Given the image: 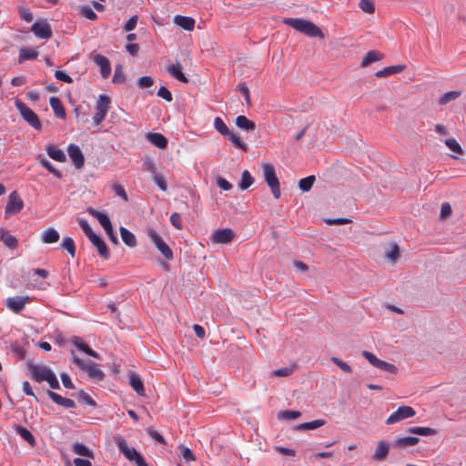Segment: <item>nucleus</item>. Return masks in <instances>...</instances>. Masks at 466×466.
Listing matches in <instances>:
<instances>
[{
  "label": "nucleus",
  "mask_w": 466,
  "mask_h": 466,
  "mask_svg": "<svg viewBox=\"0 0 466 466\" xmlns=\"http://www.w3.org/2000/svg\"><path fill=\"white\" fill-rule=\"evenodd\" d=\"M282 22L286 25L292 27L299 33L305 34L309 37H324L321 29L310 21L302 18L285 17Z\"/></svg>",
  "instance_id": "nucleus-1"
},
{
  "label": "nucleus",
  "mask_w": 466,
  "mask_h": 466,
  "mask_svg": "<svg viewBox=\"0 0 466 466\" xmlns=\"http://www.w3.org/2000/svg\"><path fill=\"white\" fill-rule=\"evenodd\" d=\"M114 441L119 451L129 461L135 462L137 466H148L143 456L135 448L129 447L123 436L116 435Z\"/></svg>",
  "instance_id": "nucleus-2"
},
{
  "label": "nucleus",
  "mask_w": 466,
  "mask_h": 466,
  "mask_svg": "<svg viewBox=\"0 0 466 466\" xmlns=\"http://www.w3.org/2000/svg\"><path fill=\"white\" fill-rule=\"evenodd\" d=\"M262 171L263 178L269 187L274 198L279 199L281 196V191L275 167L270 163H264L262 164Z\"/></svg>",
  "instance_id": "nucleus-3"
},
{
  "label": "nucleus",
  "mask_w": 466,
  "mask_h": 466,
  "mask_svg": "<svg viewBox=\"0 0 466 466\" xmlns=\"http://www.w3.org/2000/svg\"><path fill=\"white\" fill-rule=\"evenodd\" d=\"M15 106L16 109L19 111L21 116L25 121H26L32 127L36 130H40L42 128L41 122L36 116V114L29 108L24 102L19 99L15 101Z\"/></svg>",
  "instance_id": "nucleus-4"
},
{
  "label": "nucleus",
  "mask_w": 466,
  "mask_h": 466,
  "mask_svg": "<svg viewBox=\"0 0 466 466\" xmlns=\"http://www.w3.org/2000/svg\"><path fill=\"white\" fill-rule=\"evenodd\" d=\"M71 355L73 358L74 362L83 370H85L88 377L95 380H102L105 374L104 372L97 367L96 364L93 362L86 363L85 361L81 360L75 353L74 350H71Z\"/></svg>",
  "instance_id": "nucleus-5"
},
{
  "label": "nucleus",
  "mask_w": 466,
  "mask_h": 466,
  "mask_svg": "<svg viewBox=\"0 0 466 466\" xmlns=\"http://www.w3.org/2000/svg\"><path fill=\"white\" fill-rule=\"evenodd\" d=\"M147 235L166 259L170 260L173 258V252L171 248L165 243V241L154 228H147Z\"/></svg>",
  "instance_id": "nucleus-6"
},
{
  "label": "nucleus",
  "mask_w": 466,
  "mask_h": 466,
  "mask_svg": "<svg viewBox=\"0 0 466 466\" xmlns=\"http://www.w3.org/2000/svg\"><path fill=\"white\" fill-rule=\"evenodd\" d=\"M110 98L106 95H100L96 103V114L93 116L95 126H99L105 119L110 106Z\"/></svg>",
  "instance_id": "nucleus-7"
},
{
  "label": "nucleus",
  "mask_w": 466,
  "mask_h": 466,
  "mask_svg": "<svg viewBox=\"0 0 466 466\" xmlns=\"http://www.w3.org/2000/svg\"><path fill=\"white\" fill-rule=\"evenodd\" d=\"M24 208V202L22 198L18 196L16 191H13L8 196V201L5 206V215L6 218L12 215H15L19 213Z\"/></svg>",
  "instance_id": "nucleus-8"
},
{
  "label": "nucleus",
  "mask_w": 466,
  "mask_h": 466,
  "mask_svg": "<svg viewBox=\"0 0 466 466\" xmlns=\"http://www.w3.org/2000/svg\"><path fill=\"white\" fill-rule=\"evenodd\" d=\"M362 356L374 367L378 368L380 370L388 371L390 373H396L397 368L395 365L386 362L384 360H379L373 353L364 350L362 352Z\"/></svg>",
  "instance_id": "nucleus-9"
},
{
  "label": "nucleus",
  "mask_w": 466,
  "mask_h": 466,
  "mask_svg": "<svg viewBox=\"0 0 466 466\" xmlns=\"http://www.w3.org/2000/svg\"><path fill=\"white\" fill-rule=\"evenodd\" d=\"M416 411L412 407L400 406L396 411L391 413L386 420V424H393L405 419L412 418Z\"/></svg>",
  "instance_id": "nucleus-10"
},
{
  "label": "nucleus",
  "mask_w": 466,
  "mask_h": 466,
  "mask_svg": "<svg viewBox=\"0 0 466 466\" xmlns=\"http://www.w3.org/2000/svg\"><path fill=\"white\" fill-rule=\"evenodd\" d=\"M31 31L40 39H49L52 37L51 25L46 19L35 22L31 27Z\"/></svg>",
  "instance_id": "nucleus-11"
},
{
  "label": "nucleus",
  "mask_w": 466,
  "mask_h": 466,
  "mask_svg": "<svg viewBox=\"0 0 466 466\" xmlns=\"http://www.w3.org/2000/svg\"><path fill=\"white\" fill-rule=\"evenodd\" d=\"M234 238L235 233L231 228H222L218 229L213 233L211 240L214 243L228 244L230 243Z\"/></svg>",
  "instance_id": "nucleus-12"
},
{
  "label": "nucleus",
  "mask_w": 466,
  "mask_h": 466,
  "mask_svg": "<svg viewBox=\"0 0 466 466\" xmlns=\"http://www.w3.org/2000/svg\"><path fill=\"white\" fill-rule=\"evenodd\" d=\"M32 379L37 382L46 381L54 373L48 367L41 365H33L30 368Z\"/></svg>",
  "instance_id": "nucleus-13"
},
{
  "label": "nucleus",
  "mask_w": 466,
  "mask_h": 466,
  "mask_svg": "<svg viewBox=\"0 0 466 466\" xmlns=\"http://www.w3.org/2000/svg\"><path fill=\"white\" fill-rule=\"evenodd\" d=\"M67 153L69 157L73 161L76 168L79 169L83 167L85 163V157L78 146L75 144H70L67 147Z\"/></svg>",
  "instance_id": "nucleus-14"
},
{
  "label": "nucleus",
  "mask_w": 466,
  "mask_h": 466,
  "mask_svg": "<svg viewBox=\"0 0 466 466\" xmlns=\"http://www.w3.org/2000/svg\"><path fill=\"white\" fill-rule=\"evenodd\" d=\"M28 297H10L5 299V306L15 313H19L25 306Z\"/></svg>",
  "instance_id": "nucleus-15"
},
{
  "label": "nucleus",
  "mask_w": 466,
  "mask_h": 466,
  "mask_svg": "<svg viewBox=\"0 0 466 466\" xmlns=\"http://www.w3.org/2000/svg\"><path fill=\"white\" fill-rule=\"evenodd\" d=\"M94 62L100 67V73L103 78H107L111 73V66L107 57L97 54L94 56Z\"/></svg>",
  "instance_id": "nucleus-16"
},
{
  "label": "nucleus",
  "mask_w": 466,
  "mask_h": 466,
  "mask_svg": "<svg viewBox=\"0 0 466 466\" xmlns=\"http://www.w3.org/2000/svg\"><path fill=\"white\" fill-rule=\"evenodd\" d=\"M390 451V444L386 441H380L372 455V460L376 461H383L386 460Z\"/></svg>",
  "instance_id": "nucleus-17"
},
{
  "label": "nucleus",
  "mask_w": 466,
  "mask_h": 466,
  "mask_svg": "<svg viewBox=\"0 0 466 466\" xmlns=\"http://www.w3.org/2000/svg\"><path fill=\"white\" fill-rule=\"evenodd\" d=\"M47 395L57 405L63 406L65 408H75L76 407V403L73 400L64 398L61 395H59L54 391L48 390Z\"/></svg>",
  "instance_id": "nucleus-18"
},
{
  "label": "nucleus",
  "mask_w": 466,
  "mask_h": 466,
  "mask_svg": "<svg viewBox=\"0 0 466 466\" xmlns=\"http://www.w3.org/2000/svg\"><path fill=\"white\" fill-rule=\"evenodd\" d=\"M129 379V385L132 387V389L139 395V396H145V389L143 385V381L141 378L134 373L130 372L128 374Z\"/></svg>",
  "instance_id": "nucleus-19"
},
{
  "label": "nucleus",
  "mask_w": 466,
  "mask_h": 466,
  "mask_svg": "<svg viewBox=\"0 0 466 466\" xmlns=\"http://www.w3.org/2000/svg\"><path fill=\"white\" fill-rule=\"evenodd\" d=\"M90 241L97 248L98 254L101 258L104 259H107L109 258L107 246L102 238L96 235L90 239Z\"/></svg>",
  "instance_id": "nucleus-20"
},
{
  "label": "nucleus",
  "mask_w": 466,
  "mask_h": 466,
  "mask_svg": "<svg viewBox=\"0 0 466 466\" xmlns=\"http://www.w3.org/2000/svg\"><path fill=\"white\" fill-rule=\"evenodd\" d=\"M147 139L160 149H164L167 146V139L160 133H148Z\"/></svg>",
  "instance_id": "nucleus-21"
},
{
  "label": "nucleus",
  "mask_w": 466,
  "mask_h": 466,
  "mask_svg": "<svg viewBox=\"0 0 466 466\" xmlns=\"http://www.w3.org/2000/svg\"><path fill=\"white\" fill-rule=\"evenodd\" d=\"M46 151L47 155L54 160L58 162H65L66 160L64 151L54 145H46Z\"/></svg>",
  "instance_id": "nucleus-22"
},
{
  "label": "nucleus",
  "mask_w": 466,
  "mask_h": 466,
  "mask_svg": "<svg viewBox=\"0 0 466 466\" xmlns=\"http://www.w3.org/2000/svg\"><path fill=\"white\" fill-rule=\"evenodd\" d=\"M60 235L54 228H48L41 234V240L45 244H54L59 240Z\"/></svg>",
  "instance_id": "nucleus-23"
},
{
  "label": "nucleus",
  "mask_w": 466,
  "mask_h": 466,
  "mask_svg": "<svg viewBox=\"0 0 466 466\" xmlns=\"http://www.w3.org/2000/svg\"><path fill=\"white\" fill-rule=\"evenodd\" d=\"M0 240L9 248L15 249L18 246L17 239L8 230L0 228Z\"/></svg>",
  "instance_id": "nucleus-24"
},
{
  "label": "nucleus",
  "mask_w": 466,
  "mask_h": 466,
  "mask_svg": "<svg viewBox=\"0 0 466 466\" xmlns=\"http://www.w3.org/2000/svg\"><path fill=\"white\" fill-rule=\"evenodd\" d=\"M174 23L187 31H192L195 27V20L193 18L180 15L174 17Z\"/></svg>",
  "instance_id": "nucleus-25"
},
{
  "label": "nucleus",
  "mask_w": 466,
  "mask_h": 466,
  "mask_svg": "<svg viewBox=\"0 0 466 466\" xmlns=\"http://www.w3.org/2000/svg\"><path fill=\"white\" fill-rule=\"evenodd\" d=\"M87 211L93 218H95L98 220V222L100 223V225L103 227L104 229H106L107 228H109V227L112 226L110 218H108L107 215H106L95 208H89L87 209Z\"/></svg>",
  "instance_id": "nucleus-26"
},
{
  "label": "nucleus",
  "mask_w": 466,
  "mask_h": 466,
  "mask_svg": "<svg viewBox=\"0 0 466 466\" xmlns=\"http://www.w3.org/2000/svg\"><path fill=\"white\" fill-rule=\"evenodd\" d=\"M50 106L56 117L64 119L66 117V111L60 99L56 96H52L49 99Z\"/></svg>",
  "instance_id": "nucleus-27"
},
{
  "label": "nucleus",
  "mask_w": 466,
  "mask_h": 466,
  "mask_svg": "<svg viewBox=\"0 0 466 466\" xmlns=\"http://www.w3.org/2000/svg\"><path fill=\"white\" fill-rule=\"evenodd\" d=\"M167 72L176 79L182 83H187L188 79L182 72V66L180 63L170 65L167 66Z\"/></svg>",
  "instance_id": "nucleus-28"
},
{
  "label": "nucleus",
  "mask_w": 466,
  "mask_h": 466,
  "mask_svg": "<svg viewBox=\"0 0 466 466\" xmlns=\"http://www.w3.org/2000/svg\"><path fill=\"white\" fill-rule=\"evenodd\" d=\"M419 438L417 437H411V436H408V437H400V438H397L394 442H393V446L395 448H407V447H410V446H415L419 443Z\"/></svg>",
  "instance_id": "nucleus-29"
},
{
  "label": "nucleus",
  "mask_w": 466,
  "mask_h": 466,
  "mask_svg": "<svg viewBox=\"0 0 466 466\" xmlns=\"http://www.w3.org/2000/svg\"><path fill=\"white\" fill-rule=\"evenodd\" d=\"M120 236L123 242L129 248H135L137 244L136 236L124 227L119 228Z\"/></svg>",
  "instance_id": "nucleus-30"
},
{
  "label": "nucleus",
  "mask_w": 466,
  "mask_h": 466,
  "mask_svg": "<svg viewBox=\"0 0 466 466\" xmlns=\"http://www.w3.org/2000/svg\"><path fill=\"white\" fill-rule=\"evenodd\" d=\"M73 344L81 351L85 352L86 354L99 359V355L97 352L93 350L87 344H86L80 338L75 337L73 339Z\"/></svg>",
  "instance_id": "nucleus-31"
},
{
  "label": "nucleus",
  "mask_w": 466,
  "mask_h": 466,
  "mask_svg": "<svg viewBox=\"0 0 466 466\" xmlns=\"http://www.w3.org/2000/svg\"><path fill=\"white\" fill-rule=\"evenodd\" d=\"M405 68H406L405 65L391 66H388V67H385L382 70L378 71L375 74V76L377 77H386V76H389L390 75H394V74L400 73V72L403 71Z\"/></svg>",
  "instance_id": "nucleus-32"
},
{
  "label": "nucleus",
  "mask_w": 466,
  "mask_h": 466,
  "mask_svg": "<svg viewBox=\"0 0 466 466\" xmlns=\"http://www.w3.org/2000/svg\"><path fill=\"white\" fill-rule=\"evenodd\" d=\"M72 451L75 454L87 457L89 459L95 458V453L93 451H91L89 448H87L83 443L76 442L74 444Z\"/></svg>",
  "instance_id": "nucleus-33"
},
{
  "label": "nucleus",
  "mask_w": 466,
  "mask_h": 466,
  "mask_svg": "<svg viewBox=\"0 0 466 466\" xmlns=\"http://www.w3.org/2000/svg\"><path fill=\"white\" fill-rule=\"evenodd\" d=\"M236 125L238 127L247 131H254L256 127L255 123L243 115L237 116Z\"/></svg>",
  "instance_id": "nucleus-34"
},
{
  "label": "nucleus",
  "mask_w": 466,
  "mask_h": 466,
  "mask_svg": "<svg viewBox=\"0 0 466 466\" xmlns=\"http://www.w3.org/2000/svg\"><path fill=\"white\" fill-rule=\"evenodd\" d=\"M410 433L420 436H432L438 434V431L430 427H410L407 429Z\"/></svg>",
  "instance_id": "nucleus-35"
},
{
  "label": "nucleus",
  "mask_w": 466,
  "mask_h": 466,
  "mask_svg": "<svg viewBox=\"0 0 466 466\" xmlns=\"http://www.w3.org/2000/svg\"><path fill=\"white\" fill-rule=\"evenodd\" d=\"M382 57L383 55L379 53L378 51H369L361 61V66H368L370 64L373 62L380 61V59H382Z\"/></svg>",
  "instance_id": "nucleus-36"
},
{
  "label": "nucleus",
  "mask_w": 466,
  "mask_h": 466,
  "mask_svg": "<svg viewBox=\"0 0 466 466\" xmlns=\"http://www.w3.org/2000/svg\"><path fill=\"white\" fill-rule=\"evenodd\" d=\"M461 95V90H454V91H450V92H446L445 94H443L438 103L439 105H446L448 103H450L451 101H453V100H456L457 98H459Z\"/></svg>",
  "instance_id": "nucleus-37"
},
{
  "label": "nucleus",
  "mask_w": 466,
  "mask_h": 466,
  "mask_svg": "<svg viewBox=\"0 0 466 466\" xmlns=\"http://www.w3.org/2000/svg\"><path fill=\"white\" fill-rule=\"evenodd\" d=\"M37 159H38L39 163L45 168H46L50 173H52L56 177H57V178L62 177V173L58 169H56L45 157H43L42 155H39L37 157Z\"/></svg>",
  "instance_id": "nucleus-38"
},
{
  "label": "nucleus",
  "mask_w": 466,
  "mask_h": 466,
  "mask_svg": "<svg viewBox=\"0 0 466 466\" xmlns=\"http://www.w3.org/2000/svg\"><path fill=\"white\" fill-rule=\"evenodd\" d=\"M254 183V178L248 170H244L241 174V179L238 187L241 190L248 189Z\"/></svg>",
  "instance_id": "nucleus-39"
},
{
  "label": "nucleus",
  "mask_w": 466,
  "mask_h": 466,
  "mask_svg": "<svg viewBox=\"0 0 466 466\" xmlns=\"http://www.w3.org/2000/svg\"><path fill=\"white\" fill-rule=\"evenodd\" d=\"M16 432L23 438L25 441H27L31 446L35 445V440L33 434L23 426H16Z\"/></svg>",
  "instance_id": "nucleus-40"
},
{
  "label": "nucleus",
  "mask_w": 466,
  "mask_h": 466,
  "mask_svg": "<svg viewBox=\"0 0 466 466\" xmlns=\"http://www.w3.org/2000/svg\"><path fill=\"white\" fill-rule=\"evenodd\" d=\"M37 56L38 53L35 50L28 47H24L20 50L19 61L22 62L25 60H33L35 59Z\"/></svg>",
  "instance_id": "nucleus-41"
},
{
  "label": "nucleus",
  "mask_w": 466,
  "mask_h": 466,
  "mask_svg": "<svg viewBox=\"0 0 466 466\" xmlns=\"http://www.w3.org/2000/svg\"><path fill=\"white\" fill-rule=\"evenodd\" d=\"M61 247L66 249L72 258L75 257L76 255V245H75V241L72 238L70 237H65L63 238V241L61 243Z\"/></svg>",
  "instance_id": "nucleus-42"
},
{
  "label": "nucleus",
  "mask_w": 466,
  "mask_h": 466,
  "mask_svg": "<svg viewBox=\"0 0 466 466\" xmlns=\"http://www.w3.org/2000/svg\"><path fill=\"white\" fill-rule=\"evenodd\" d=\"M316 178L315 176H309L307 177L301 178L299 181V187L303 192H308L311 189Z\"/></svg>",
  "instance_id": "nucleus-43"
},
{
  "label": "nucleus",
  "mask_w": 466,
  "mask_h": 466,
  "mask_svg": "<svg viewBox=\"0 0 466 466\" xmlns=\"http://www.w3.org/2000/svg\"><path fill=\"white\" fill-rule=\"evenodd\" d=\"M326 423L324 420H315L309 422H304L298 426L299 430H315L323 426Z\"/></svg>",
  "instance_id": "nucleus-44"
},
{
  "label": "nucleus",
  "mask_w": 466,
  "mask_h": 466,
  "mask_svg": "<svg viewBox=\"0 0 466 466\" xmlns=\"http://www.w3.org/2000/svg\"><path fill=\"white\" fill-rule=\"evenodd\" d=\"M178 449H179V456L186 462L194 461L196 460L195 455L193 454L192 451L189 448L180 445L178 447Z\"/></svg>",
  "instance_id": "nucleus-45"
},
{
  "label": "nucleus",
  "mask_w": 466,
  "mask_h": 466,
  "mask_svg": "<svg viewBox=\"0 0 466 466\" xmlns=\"http://www.w3.org/2000/svg\"><path fill=\"white\" fill-rule=\"evenodd\" d=\"M400 257V248L397 244H392L390 249L385 253V258L391 263H395Z\"/></svg>",
  "instance_id": "nucleus-46"
},
{
  "label": "nucleus",
  "mask_w": 466,
  "mask_h": 466,
  "mask_svg": "<svg viewBox=\"0 0 466 466\" xmlns=\"http://www.w3.org/2000/svg\"><path fill=\"white\" fill-rule=\"evenodd\" d=\"M79 13L81 15L86 17L88 20L95 21L97 19V15L94 12V10L89 5H83L79 8Z\"/></svg>",
  "instance_id": "nucleus-47"
},
{
  "label": "nucleus",
  "mask_w": 466,
  "mask_h": 466,
  "mask_svg": "<svg viewBox=\"0 0 466 466\" xmlns=\"http://www.w3.org/2000/svg\"><path fill=\"white\" fill-rule=\"evenodd\" d=\"M445 145L453 152L462 155L464 153L461 145L457 142V140L453 137L448 138L445 140Z\"/></svg>",
  "instance_id": "nucleus-48"
},
{
  "label": "nucleus",
  "mask_w": 466,
  "mask_h": 466,
  "mask_svg": "<svg viewBox=\"0 0 466 466\" xmlns=\"http://www.w3.org/2000/svg\"><path fill=\"white\" fill-rule=\"evenodd\" d=\"M214 127L217 129V131L219 132L223 136L229 134L228 127H227V125L224 123V121L219 116H217L215 118Z\"/></svg>",
  "instance_id": "nucleus-49"
},
{
  "label": "nucleus",
  "mask_w": 466,
  "mask_h": 466,
  "mask_svg": "<svg viewBox=\"0 0 466 466\" xmlns=\"http://www.w3.org/2000/svg\"><path fill=\"white\" fill-rule=\"evenodd\" d=\"M78 224L89 240L96 236L87 220L85 218H80L78 220Z\"/></svg>",
  "instance_id": "nucleus-50"
},
{
  "label": "nucleus",
  "mask_w": 466,
  "mask_h": 466,
  "mask_svg": "<svg viewBox=\"0 0 466 466\" xmlns=\"http://www.w3.org/2000/svg\"><path fill=\"white\" fill-rule=\"evenodd\" d=\"M229 138V140L236 146L238 147V148L242 149L243 151H248V145L243 143L241 140H240V137L234 134V133H231L229 131V134L227 135Z\"/></svg>",
  "instance_id": "nucleus-51"
},
{
  "label": "nucleus",
  "mask_w": 466,
  "mask_h": 466,
  "mask_svg": "<svg viewBox=\"0 0 466 466\" xmlns=\"http://www.w3.org/2000/svg\"><path fill=\"white\" fill-rule=\"evenodd\" d=\"M359 6L364 13L373 14L375 12L374 3L371 0H360Z\"/></svg>",
  "instance_id": "nucleus-52"
},
{
  "label": "nucleus",
  "mask_w": 466,
  "mask_h": 466,
  "mask_svg": "<svg viewBox=\"0 0 466 466\" xmlns=\"http://www.w3.org/2000/svg\"><path fill=\"white\" fill-rule=\"evenodd\" d=\"M112 81L116 84H122L126 81V76L121 66H116Z\"/></svg>",
  "instance_id": "nucleus-53"
},
{
  "label": "nucleus",
  "mask_w": 466,
  "mask_h": 466,
  "mask_svg": "<svg viewBox=\"0 0 466 466\" xmlns=\"http://www.w3.org/2000/svg\"><path fill=\"white\" fill-rule=\"evenodd\" d=\"M293 368L284 367L271 372V377H288L293 373Z\"/></svg>",
  "instance_id": "nucleus-54"
},
{
  "label": "nucleus",
  "mask_w": 466,
  "mask_h": 466,
  "mask_svg": "<svg viewBox=\"0 0 466 466\" xmlns=\"http://www.w3.org/2000/svg\"><path fill=\"white\" fill-rule=\"evenodd\" d=\"M112 189L115 192V194L120 197L124 201L128 200L126 189L122 185L116 183L112 186Z\"/></svg>",
  "instance_id": "nucleus-55"
},
{
  "label": "nucleus",
  "mask_w": 466,
  "mask_h": 466,
  "mask_svg": "<svg viewBox=\"0 0 466 466\" xmlns=\"http://www.w3.org/2000/svg\"><path fill=\"white\" fill-rule=\"evenodd\" d=\"M300 415H301V413L297 410H284L279 413V417L280 419H285V420H296Z\"/></svg>",
  "instance_id": "nucleus-56"
},
{
  "label": "nucleus",
  "mask_w": 466,
  "mask_h": 466,
  "mask_svg": "<svg viewBox=\"0 0 466 466\" xmlns=\"http://www.w3.org/2000/svg\"><path fill=\"white\" fill-rule=\"evenodd\" d=\"M154 182L157 185V187L162 190L166 191L167 189V181L161 174H155L153 176Z\"/></svg>",
  "instance_id": "nucleus-57"
},
{
  "label": "nucleus",
  "mask_w": 466,
  "mask_h": 466,
  "mask_svg": "<svg viewBox=\"0 0 466 466\" xmlns=\"http://www.w3.org/2000/svg\"><path fill=\"white\" fill-rule=\"evenodd\" d=\"M331 361L334 364H336L339 368H340L344 372L350 373L352 371L351 367L348 363L339 360V358L332 357Z\"/></svg>",
  "instance_id": "nucleus-58"
},
{
  "label": "nucleus",
  "mask_w": 466,
  "mask_h": 466,
  "mask_svg": "<svg viewBox=\"0 0 466 466\" xmlns=\"http://www.w3.org/2000/svg\"><path fill=\"white\" fill-rule=\"evenodd\" d=\"M153 78L147 76L140 77L137 81L138 86L142 89L150 87L153 85Z\"/></svg>",
  "instance_id": "nucleus-59"
},
{
  "label": "nucleus",
  "mask_w": 466,
  "mask_h": 466,
  "mask_svg": "<svg viewBox=\"0 0 466 466\" xmlns=\"http://www.w3.org/2000/svg\"><path fill=\"white\" fill-rule=\"evenodd\" d=\"M137 20H138V16L137 15L131 16L127 21V23L125 24L124 30L126 32H130V31L134 30L136 28V26H137Z\"/></svg>",
  "instance_id": "nucleus-60"
},
{
  "label": "nucleus",
  "mask_w": 466,
  "mask_h": 466,
  "mask_svg": "<svg viewBox=\"0 0 466 466\" xmlns=\"http://www.w3.org/2000/svg\"><path fill=\"white\" fill-rule=\"evenodd\" d=\"M55 76L57 80L63 81L65 83L71 84L73 82L72 77L68 76L65 71L56 70L55 72Z\"/></svg>",
  "instance_id": "nucleus-61"
},
{
  "label": "nucleus",
  "mask_w": 466,
  "mask_h": 466,
  "mask_svg": "<svg viewBox=\"0 0 466 466\" xmlns=\"http://www.w3.org/2000/svg\"><path fill=\"white\" fill-rule=\"evenodd\" d=\"M157 95L159 96V97H162L163 99H165L166 101L167 102H171L173 97H172V94L170 93V91L165 87V86H161Z\"/></svg>",
  "instance_id": "nucleus-62"
},
{
  "label": "nucleus",
  "mask_w": 466,
  "mask_h": 466,
  "mask_svg": "<svg viewBox=\"0 0 466 466\" xmlns=\"http://www.w3.org/2000/svg\"><path fill=\"white\" fill-rule=\"evenodd\" d=\"M170 222L176 228H182L181 216L178 213H173L170 216Z\"/></svg>",
  "instance_id": "nucleus-63"
},
{
  "label": "nucleus",
  "mask_w": 466,
  "mask_h": 466,
  "mask_svg": "<svg viewBox=\"0 0 466 466\" xmlns=\"http://www.w3.org/2000/svg\"><path fill=\"white\" fill-rule=\"evenodd\" d=\"M79 398L81 400H83L85 403H86L89 406L95 407L96 405V401L85 391L81 390L79 393Z\"/></svg>",
  "instance_id": "nucleus-64"
}]
</instances>
